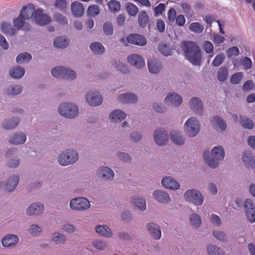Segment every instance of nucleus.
<instances>
[{"label": "nucleus", "instance_id": "1", "mask_svg": "<svg viewBox=\"0 0 255 255\" xmlns=\"http://www.w3.org/2000/svg\"><path fill=\"white\" fill-rule=\"evenodd\" d=\"M182 48L187 59L193 65L199 66L201 64V51L195 42L191 41H184L182 44Z\"/></svg>", "mask_w": 255, "mask_h": 255}, {"label": "nucleus", "instance_id": "2", "mask_svg": "<svg viewBox=\"0 0 255 255\" xmlns=\"http://www.w3.org/2000/svg\"><path fill=\"white\" fill-rule=\"evenodd\" d=\"M225 156V150L223 147L217 145L213 147L211 150V155L208 153H204L203 157L206 164L212 168H217L221 161L223 160Z\"/></svg>", "mask_w": 255, "mask_h": 255}, {"label": "nucleus", "instance_id": "3", "mask_svg": "<svg viewBox=\"0 0 255 255\" xmlns=\"http://www.w3.org/2000/svg\"><path fill=\"white\" fill-rule=\"evenodd\" d=\"M79 155L74 149L69 148L61 151L57 156V162L62 166L73 165L79 159Z\"/></svg>", "mask_w": 255, "mask_h": 255}, {"label": "nucleus", "instance_id": "4", "mask_svg": "<svg viewBox=\"0 0 255 255\" xmlns=\"http://www.w3.org/2000/svg\"><path fill=\"white\" fill-rule=\"evenodd\" d=\"M183 197L186 202L196 206H202L205 200L202 193L195 188L189 189L185 191Z\"/></svg>", "mask_w": 255, "mask_h": 255}, {"label": "nucleus", "instance_id": "5", "mask_svg": "<svg viewBox=\"0 0 255 255\" xmlns=\"http://www.w3.org/2000/svg\"><path fill=\"white\" fill-rule=\"evenodd\" d=\"M59 114L67 119H74L79 115L78 106L72 103L64 102L59 105L58 108Z\"/></svg>", "mask_w": 255, "mask_h": 255}, {"label": "nucleus", "instance_id": "6", "mask_svg": "<svg viewBox=\"0 0 255 255\" xmlns=\"http://www.w3.org/2000/svg\"><path fill=\"white\" fill-rule=\"evenodd\" d=\"M201 124L197 118L192 117L187 120L184 125V130L190 137L196 136L199 132Z\"/></svg>", "mask_w": 255, "mask_h": 255}, {"label": "nucleus", "instance_id": "7", "mask_svg": "<svg viewBox=\"0 0 255 255\" xmlns=\"http://www.w3.org/2000/svg\"><path fill=\"white\" fill-rule=\"evenodd\" d=\"M91 207L89 200L84 197H77L71 199L69 201V208L74 211H84Z\"/></svg>", "mask_w": 255, "mask_h": 255}, {"label": "nucleus", "instance_id": "8", "mask_svg": "<svg viewBox=\"0 0 255 255\" xmlns=\"http://www.w3.org/2000/svg\"><path fill=\"white\" fill-rule=\"evenodd\" d=\"M183 102L181 96L175 92L168 93L164 98L165 104L173 108L179 107Z\"/></svg>", "mask_w": 255, "mask_h": 255}, {"label": "nucleus", "instance_id": "9", "mask_svg": "<svg viewBox=\"0 0 255 255\" xmlns=\"http://www.w3.org/2000/svg\"><path fill=\"white\" fill-rule=\"evenodd\" d=\"M190 110L197 116H202L204 114V107L202 100L198 97H193L189 101Z\"/></svg>", "mask_w": 255, "mask_h": 255}, {"label": "nucleus", "instance_id": "10", "mask_svg": "<svg viewBox=\"0 0 255 255\" xmlns=\"http://www.w3.org/2000/svg\"><path fill=\"white\" fill-rule=\"evenodd\" d=\"M153 137L155 142L159 146L165 145L168 141V134L163 128H157L154 130Z\"/></svg>", "mask_w": 255, "mask_h": 255}, {"label": "nucleus", "instance_id": "11", "mask_svg": "<svg viewBox=\"0 0 255 255\" xmlns=\"http://www.w3.org/2000/svg\"><path fill=\"white\" fill-rule=\"evenodd\" d=\"M33 21L40 26H44L50 23L51 18L48 15L44 13L41 9L38 8L35 11Z\"/></svg>", "mask_w": 255, "mask_h": 255}, {"label": "nucleus", "instance_id": "12", "mask_svg": "<svg viewBox=\"0 0 255 255\" xmlns=\"http://www.w3.org/2000/svg\"><path fill=\"white\" fill-rule=\"evenodd\" d=\"M44 211V205L39 202L29 205L26 209V214L28 216H39L43 214Z\"/></svg>", "mask_w": 255, "mask_h": 255}, {"label": "nucleus", "instance_id": "13", "mask_svg": "<svg viewBox=\"0 0 255 255\" xmlns=\"http://www.w3.org/2000/svg\"><path fill=\"white\" fill-rule=\"evenodd\" d=\"M153 198L159 203L168 204L171 201L169 194L163 190H156L152 193Z\"/></svg>", "mask_w": 255, "mask_h": 255}, {"label": "nucleus", "instance_id": "14", "mask_svg": "<svg viewBox=\"0 0 255 255\" xmlns=\"http://www.w3.org/2000/svg\"><path fill=\"white\" fill-rule=\"evenodd\" d=\"M96 175L103 180L112 181L115 177L114 171L108 166L100 167L96 172Z\"/></svg>", "mask_w": 255, "mask_h": 255}, {"label": "nucleus", "instance_id": "15", "mask_svg": "<svg viewBox=\"0 0 255 255\" xmlns=\"http://www.w3.org/2000/svg\"><path fill=\"white\" fill-rule=\"evenodd\" d=\"M146 229L149 235L153 239L158 240L161 237V231L159 226L152 222H148L146 224Z\"/></svg>", "mask_w": 255, "mask_h": 255}, {"label": "nucleus", "instance_id": "16", "mask_svg": "<svg viewBox=\"0 0 255 255\" xmlns=\"http://www.w3.org/2000/svg\"><path fill=\"white\" fill-rule=\"evenodd\" d=\"M19 241V239L17 235L10 234L5 235L1 239V243L2 247L9 248L16 246Z\"/></svg>", "mask_w": 255, "mask_h": 255}, {"label": "nucleus", "instance_id": "17", "mask_svg": "<svg viewBox=\"0 0 255 255\" xmlns=\"http://www.w3.org/2000/svg\"><path fill=\"white\" fill-rule=\"evenodd\" d=\"M19 180L18 174H13L10 175L6 180L4 185V190L7 192L13 191L17 187Z\"/></svg>", "mask_w": 255, "mask_h": 255}, {"label": "nucleus", "instance_id": "18", "mask_svg": "<svg viewBox=\"0 0 255 255\" xmlns=\"http://www.w3.org/2000/svg\"><path fill=\"white\" fill-rule=\"evenodd\" d=\"M161 185L165 188L172 190H176L180 188L179 183L171 176H165L161 181Z\"/></svg>", "mask_w": 255, "mask_h": 255}, {"label": "nucleus", "instance_id": "19", "mask_svg": "<svg viewBox=\"0 0 255 255\" xmlns=\"http://www.w3.org/2000/svg\"><path fill=\"white\" fill-rule=\"evenodd\" d=\"M117 100L119 103L122 104H134L137 102V96L131 93H126L119 95Z\"/></svg>", "mask_w": 255, "mask_h": 255}, {"label": "nucleus", "instance_id": "20", "mask_svg": "<svg viewBox=\"0 0 255 255\" xmlns=\"http://www.w3.org/2000/svg\"><path fill=\"white\" fill-rule=\"evenodd\" d=\"M87 102L92 106H98L102 103V98L98 92H90L86 96Z\"/></svg>", "mask_w": 255, "mask_h": 255}, {"label": "nucleus", "instance_id": "21", "mask_svg": "<svg viewBox=\"0 0 255 255\" xmlns=\"http://www.w3.org/2000/svg\"><path fill=\"white\" fill-rule=\"evenodd\" d=\"M127 116L126 113L122 110L116 109L110 113L109 119L112 123H118L125 120Z\"/></svg>", "mask_w": 255, "mask_h": 255}, {"label": "nucleus", "instance_id": "22", "mask_svg": "<svg viewBox=\"0 0 255 255\" xmlns=\"http://www.w3.org/2000/svg\"><path fill=\"white\" fill-rule=\"evenodd\" d=\"M128 62L137 68H142L145 66L144 59L139 55L133 54L129 55L127 58Z\"/></svg>", "mask_w": 255, "mask_h": 255}, {"label": "nucleus", "instance_id": "23", "mask_svg": "<svg viewBox=\"0 0 255 255\" xmlns=\"http://www.w3.org/2000/svg\"><path fill=\"white\" fill-rule=\"evenodd\" d=\"M26 139V134L23 132H19L12 134L9 137L8 141L14 145H21L25 142Z\"/></svg>", "mask_w": 255, "mask_h": 255}, {"label": "nucleus", "instance_id": "24", "mask_svg": "<svg viewBox=\"0 0 255 255\" xmlns=\"http://www.w3.org/2000/svg\"><path fill=\"white\" fill-rule=\"evenodd\" d=\"M94 229L98 235L106 238H110L113 236L111 229L106 225H98L95 227Z\"/></svg>", "mask_w": 255, "mask_h": 255}, {"label": "nucleus", "instance_id": "25", "mask_svg": "<svg viewBox=\"0 0 255 255\" xmlns=\"http://www.w3.org/2000/svg\"><path fill=\"white\" fill-rule=\"evenodd\" d=\"M132 204L139 211L144 212L146 209L145 199L141 196L134 195L131 197Z\"/></svg>", "mask_w": 255, "mask_h": 255}, {"label": "nucleus", "instance_id": "26", "mask_svg": "<svg viewBox=\"0 0 255 255\" xmlns=\"http://www.w3.org/2000/svg\"><path fill=\"white\" fill-rule=\"evenodd\" d=\"M242 160L244 165L248 168H255V157L253 153L249 151L243 153Z\"/></svg>", "mask_w": 255, "mask_h": 255}, {"label": "nucleus", "instance_id": "27", "mask_svg": "<svg viewBox=\"0 0 255 255\" xmlns=\"http://www.w3.org/2000/svg\"><path fill=\"white\" fill-rule=\"evenodd\" d=\"M35 11L34 6L32 4H29L22 8L20 14L25 19L28 20L31 18L32 20H33Z\"/></svg>", "mask_w": 255, "mask_h": 255}, {"label": "nucleus", "instance_id": "28", "mask_svg": "<svg viewBox=\"0 0 255 255\" xmlns=\"http://www.w3.org/2000/svg\"><path fill=\"white\" fill-rule=\"evenodd\" d=\"M128 41L132 44L144 46L147 41L144 37L138 34H132L127 37Z\"/></svg>", "mask_w": 255, "mask_h": 255}, {"label": "nucleus", "instance_id": "29", "mask_svg": "<svg viewBox=\"0 0 255 255\" xmlns=\"http://www.w3.org/2000/svg\"><path fill=\"white\" fill-rule=\"evenodd\" d=\"M189 224L193 229H198L202 224L201 217L197 213H193L189 215Z\"/></svg>", "mask_w": 255, "mask_h": 255}, {"label": "nucleus", "instance_id": "30", "mask_svg": "<svg viewBox=\"0 0 255 255\" xmlns=\"http://www.w3.org/2000/svg\"><path fill=\"white\" fill-rule=\"evenodd\" d=\"M147 65L149 72L153 74H158L162 68L161 62L155 59L149 60Z\"/></svg>", "mask_w": 255, "mask_h": 255}, {"label": "nucleus", "instance_id": "31", "mask_svg": "<svg viewBox=\"0 0 255 255\" xmlns=\"http://www.w3.org/2000/svg\"><path fill=\"white\" fill-rule=\"evenodd\" d=\"M25 73V69L20 66H15L11 67L9 71V75L13 79H19L22 78Z\"/></svg>", "mask_w": 255, "mask_h": 255}, {"label": "nucleus", "instance_id": "32", "mask_svg": "<svg viewBox=\"0 0 255 255\" xmlns=\"http://www.w3.org/2000/svg\"><path fill=\"white\" fill-rule=\"evenodd\" d=\"M71 10L74 16L79 17L84 13V7L79 1H74L71 4Z\"/></svg>", "mask_w": 255, "mask_h": 255}, {"label": "nucleus", "instance_id": "33", "mask_svg": "<svg viewBox=\"0 0 255 255\" xmlns=\"http://www.w3.org/2000/svg\"><path fill=\"white\" fill-rule=\"evenodd\" d=\"M50 241L55 245H64L67 240L64 234L59 232H55L52 234Z\"/></svg>", "mask_w": 255, "mask_h": 255}, {"label": "nucleus", "instance_id": "34", "mask_svg": "<svg viewBox=\"0 0 255 255\" xmlns=\"http://www.w3.org/2000/svg\"><path fill=\"white\" fill-rule=\"evenodd\" d=\"M170 138L174 144L178 145L183 144L185 140V138L182 132L175 130L170 132Z\"/></svg>", "mask_w": 255, "mask_h": 255}, {"label": "nucleus", "instance_id": "35", "mask_svg": "<svg viewBox=\"0 0 255 255\" xmlns=\"http://www.w3.org/2000/svg\"><path fill=\"white\" fill-rule=\"evenodd\" d=\"M213 124L217 130L224 131L227 129V126L226 122L220 117L215 116L213 117Z\"/></svg>", "mask_w": 255, "mask_h": 255}, {"label": "nucleus", "instance_id": "36", "mask_svg": "<svg viewBox=\"0 0 255 255\" xmlns=\"http://www.w3.org/2000/svg\"><path fill=\"white\" fill-rule=\"evenodd\" d=\"M25 19L20 16L19 14V16L13 20V24L14 27L17 30L20 28L24 30H29L30 29V26L25 23Z\"/></svg>", "mask_w": 255, "mask_h": 255}, {"label": "nucleus", "instance_id": "37", "mask_svg": "<svg viewBox=\"0 0 255 255\" xmlns=\"http://www.w3.org/2000/svg\"><path fill=\"white\" fill-rule=\"evenodd\" d=\"M19 123V119L18 118L5 120L2 123V127L6 130H11L16 128Z\"/></svg>", "mask_w": 255, "mask_h": 255}, {"label": "nucleus", "instance_id": "38", "mask_svg": "<svg viewBox=\"0 0 255 255\" xmlns=\"http://www.w3.org/2000/svg\"><path fill=\"white\" fill-rule=\"evenodd\" d=\"M42 227L37 224L33 223L30 225L27 229L29 235L33 237H37L42 233Z\"/></svg>", "mask_w": 255, "mask_h": 255}, {"label": "nucleus", "instance_id": "39", "mask_svg": "<svg viewBox=\"0 0 255 255\" xmlns=\"http://www.w3.org/2000/svg\"><path fill=\"white\" fill-rule=\"evenodd\" d=\"M90 48L92 52L96 55H102L105 52V48L103 45L99 42H93L90 44Z\"/></svg>", "mask_w": 255, "mask_h": 255}, {"label": "nucleus", "instance_id": "40", "mask_svg": "<svg viewBox=\"0 0 255 255\" xmlns=\"http://www.w3.org/2000/svg\"><path fill=\"white\" fill-rule=\"evenodd\" d=\"M22 89L20 85H11L7 87L4 90V93L9 96H15L21 94Z\"/></svg>", "mask_w": 255, "mask_h": 255}, {"label": "nucleus", "instance_id": "41", "mask_svg": "<svg viewBox=\"0 0 255 255\" xmlns=\"http://www.w3.org/2000/svg\"><path fill=\"white\" fill-rule=\"evenodd\" d=\"M207 252L209 255H226L223 250L212 244H209L207 246Z\"/></svg>", "mask_w": 255, "mask_h": 255}, {"label": "nucleus", "instance_id": "42", "mask_svg": "<svg viewBox=\"0 0 255 255\" xmlns=\"http://www.w3.org/2000/svg\"><path fill=\"white\" fill-rule=\"evenodd\" d=\"M91 245L95 250L99 251H104L107 247L106 242L99 238L93 240Z\"/></svg>", "mask_w": 255, "mask_h": 255}, {"label": "nucleus", "instance_id": "43", "mask_svg": "<svg viewBox=\"0 0 255 255\" xmlns=\"http://www.w3.org/2000/svg\"><path fill=\"white\" fill-rule=\"evenodd\" d=\"M53 44L55 47L65 48L68 46L69 40L64 36L58 37L54 39Z\"/></svg>", "mask_w": 255, "mask_h": 255}, {"label": "nucleus", "instance_id": "44", "mask_svg": "<svg viewBox=\"0 0 255 255\" xmlns=\"http://www.w3.org/2000/svg\"><path fill=\"white\" fill-rule=\"evenodd\" d=\"M32 59L31 54L28 52H23L19 54L16 58V62L18 64L26 63Z\"/></svg>", "mask_w": 255, "mask_h": 255}, {"label": "nucleus", "instance_id": "45", "mask_svg": "<svg viewBox=\"0 0 255 255\" xmlns=\"http://www.w3.org/2000/svg\"><path fill=\"white\" fill-rule=\"evenodd\" d=\"M64 70V66H56L52 68L51 73L52 76L55 78L63 79Z\"/></svg>", "mask_w": 255, "mask_h": 255}, {"label": "nucleus", "instance_id": "46", "mask_svg": "<svg viewBox=\"0 0 255 255\" xmlns=\"http://www.w3.org/2000/svg\"><path fill=\"white\" fill-rule=\"evenodd\" d=\"M214 238L218 241L226 243L228 241V238L227 234L221 230H214L212 232Z\"/></svg>", "mask_w": 255, "mask_h": 255}, {"label": "nucleus", "instance_id": "47", "mask_svg": "<svg viewBox=\"0 0 255 255\" xmlns=\"http://www.w3.org/2000/svg\"><path fill=\"white\" fill-rule=\"evenodd\" d=\"M1 30L6 35H12L15 33V29L12 28L11 25L6 22L1 24Z\"/></svg>", "mask_w": 255, "mask_h": 255}, {"label": "nucleus", "instance_id": "48", "mask_svg": "<svg viewBox=\"0 0 255 255\" xmlns=\"http://www.w3.org/2000/svg\"><path fill=\"white\" fill-rule=\"evenodd\" d=\"M77 78V74L75 71L72 69L65 67L63 79L67 80H73Z\"/></svg>", "mask_w": 255, "mask_h": 255}, {"label": "nucleus", "instance_id": "49", "mask_svg": "<svg viewBox=\"0 0 255 255\" xmlns=\"http://www.w3.org/2000/svg\"><path fill=\"white\" fill-rule=\"evenodd\" d=\"M138 20L140 26L144 27L147 25L149 21L148 15L145 11H141L138 14Z\"/></svg>", "mask_w": 255, "mask_h": 255}, {"label": "nucleus", "instance_id": "50", "mask_svg": "<svg viewBox=\"0 0 255 255\" xmlns=\"http://www.w3.org/2000/svg\"><path fill=\"white\" fill-rule=\"evenodd\" d=\"M228 76V70L226 67H221L217 73L218 79L221 82L225 81Z\"/></svg>", "mask_w": 255, "mask_h": 255}, {"label": "nucleus", "instance_id": "51", "mask_svg": "<svg viewBox=\"0 0 255 255\" xmlns=\"http://www.w3.org/2000/svg\"><path fill=\"white\" fill-rule=\"evenodd\" d=\"M240 123L245 128L251 129L254 128L253 121L248 118H242L240 119Z\"/></svg>", "mask_w": 255, "mask_h": 255}, {"label": "nucleus", "instance_id": "52", "mask_svg": "<svg viewBox=\"0 0 255 255\" xmlns=\"http://www.w3.org/2000/svg\"><path fill=\"white\" fill-rule=\"evenodd\" d=\"M126 8L128 13L131 16H135L138 11V7L131 2H127L126 4Z\"/></svg>", "mask_w": 255, "mask_h": 255}, {"label": "nucleus", "instance_id": "53", "mask_svg": "<svg viewBox=\"0 0 255 255\" xmlns=\"http://www.w3.org/2000/svg\"><path fill=\"white\" fill-rule=\"evenodd\" d=\"M20 164V159L15 156L9 159L6 163V165L9 168H16Z\"/></svg>", "mask_w": 255, "mask_h": 255}, {"label": "nucleus", "instance_id": "54", "mask_svg": "<svg viewBox=\"0 0 255 255\" xmlns=\"http://www.w3.org/2000/svg\"><path fill=\"white\" fill-rule=\"evenodd\" d=\"M225 55L223 53H220L216 55L212 62V65L215 67H218L224 61Z\"/></svg>", "mask_w": 255, "mask_h": 255}, {"label": "nucleus", "instance_id": "55", "mask_svg": "<svg viewBox=\"0 0 255 255\" xmlns=\"http://www.w3.org/2000/svg\"><path fill=\"white\" fill-rule=\"evenodd\" d=\"M53 19L58 23L62 25H66L68 24L67 18L60 13H55L53 16Z\"/></svg>", "mask_w": 255, "mask_h": 255}, {"label": "nucleus", "instance_id": "56", "mask_svg": "<svg viewBox=\"0 0 255 255\" xmlns=\"http://www.w3.org/2000/svg\"><path fill=\"white\" fill-rule=\"evenodd\" d=\"M159 52L165 56H168L172 54V49L165 44H161L159 46Z\"/></svg>", "mask_w": 255, "mask_h": 255}, {"label": "nucleus", "instance_id": "57", "mask_svg": "<svg viewBox=\"0 0 255 255\" xmlns=\"http://www.w3.org/2000/svg\"><path fill=\"white\" fill-rule=\"evenodd\" d=\"M110 9L113 12H117L121 9V4L120 2L116 0H111L108 3Z\"/></svg>", "mask_w": 255, "mask_h": 255}, {"label": "nucleus", "instance_id": "58", "mask_svg": "<svg viewBox=\"0 0 255 255\" xmlns=\"http://www.w3.org/2000/svg\"><path fill=\"white\" fill-rule=\"evenodd\" d=\"M53 5L55 8L61 11H63L67 8V2L66 0H55Z\"/></svg>", "mask_w": 255, "mask_h": 255}, {"label": "nucleus", "instance_id": "59", "mask_svg": "<svg viewBox=\"0 0 255 255\" xmlns=\"http://www.w3.org/2000/svg\"><path fill=\"white\" fill-rule=\"evenodd\" d=\"M116 154L119 158L122 161L126 163L131 162L132 158L129 154L120 151L117 152Z\"/></svg>", "mask_w": 255, "mask_h": 255}, {"label": "nucleus", "instance_id": "60", "mask_svg": "<svg viewBox=\"0 0 255 255\" xmlns=\"http://www.w3.org/2000/svg\"><path fill=\"white\" fill-rule=\"evenodd\" d=\"M99 7L98 5L95 4L90 5L87 10L88 14L92 17L97 16L99 14Z\"/></svg>", "mask_w": 255, "mask_h": 255}, {"label": "nucleus", "instance_id": "61", "mask_svg": "<svg viewBox=\"0 0 255 255\" xmlns=\"http://www.w3.org/2000/svg\"><path fill=\"white\" fill-rule=\"evenodd\" d=\"M189 29L195 33H201L204 30V27L199 22L192 23L189 26Z\"/></svg>", "mask_w": 255, "mask_h": 255}, {"label": "nucleus", "instance_id": "62", "mask_svg": "<svg viewBox=\"0 0 255 255\" xmlns=\"http://www.w3.org/2000/svg\"><path fill=\"white\" fill-rule=\"evenodd\" d=\"M244 73L242 72H238L233 75L231 78V82L233 84H239L242 80Z\"/></svg>", "mask_w": 255, "mask_h": 255}, {"label": "nucleus", "instance_id": "63", "mask_svg": "<svg viewBox=\"0 0 255 255\" xmlns=\"http://www.w3.org/2000/svg\"><path fill=\"white\" fill-rule=\"evenodd\" d=\"M210 223L215 227H218L221 225V220L220 217L214 214H211L210 215Z\"/></svg>", "mask_w": 255, "mask_h": 255}, {"label": "nucleus", "instance_id": "64", "mask_svg": "<svg viewBox=\"0 0 255 255\" xmlns=\"http://www.w3.org/2000/svg\"><path fill=\"white\" fill-rule=\"evenodd\" d=\"M61 229L69 234H73L75 232L76 229L75 227L72 224L68 223H63L61 225Z\"/></svg>", "mask_w": 255, "mask_h": 255}]
</instances>
